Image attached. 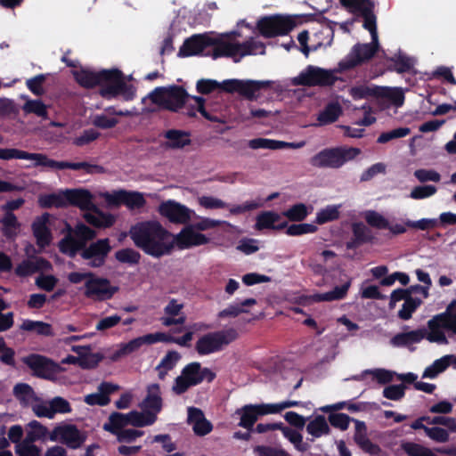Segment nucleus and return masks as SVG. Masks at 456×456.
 Wrapping results in <instances>:
<instances>
[{"instance_id": "obj_18", "label": "nucleus", "mask_w": 456, "mask_h": 456, "mask_svg": "<svg viewBox=\"0 0 456 456\" xmlns=\"http://www.w3.org/2000/svg\"><path fill=\"white\" fill-rule=\"evenodd\" d=\"M235 414L240 417L238 425L251 430L260 416L272 414V411L269 403L247 404L237 409Z\"/></svg>"}, {"instance_id": "obj_26", "label": "nucleus", "mask_w": 456, "mask_h": 456, "mask_svg": "<svg viewBox=\"0 0 456 456\" xmlns=\"http://www.w3.org/2000/svg\"><path fill=\"white\" fill-rule=\"evenodd\" d=\"M183 307V304L177 299H171L164 308L167 316L160 318L162 324L166 327L183 324L186 321V316L182 313Z\"/></svg>"}, {"instance_id": "obj_36", "label": "nucleus", "mask_w": 456, "mask_h": 456, "mask_svg": "<svg viewBox=\"0 0 456 456\" xmlns=\"http://www.w3.org/2000/svg\"><path fill=\"white\" fill-rule=\"evenodd\" d=\"M355 433L354 439L355 443L366 452L376 454L379 452V447L374 444L367 436V428L364 422L354 420Z\"/></svg>"}, {"instance_id": "obj_27", "label": "nucleus", "mask_w": 456, "mask_h": 456, "mask_svg": "<svg viewBox=\"0 0 456 456\" xmlns=\"http://www.w3.org/2000/svg\"><path fill=\"white\" fill-rule=\"evenodd\" d=\"M187 421L192 427L193 432L200 436H206L213 428L212 424L205 418L203 411L199 408H188Z\"/></svg>"}, {"instance_id": "obj_19", "label": "nucleus", "mask_w": 456, "mask_h": 456, "mask_svg": "<svg viewBox=\"0 0 456 456\" xmlns=\"http://www.w3.org/2000/svg\"><path fill=\"white\" fill-rule=\"evenodd\" d=\"M118 290L116 286H111L107 279L91 278L85 283V295L94 300H106Z\"/></svg>"}, {"instance_id": "obj_12", "label": "nucleus", "mask_w": 456, "mask_h": 456, "mask_svg": "<svg viewBox=\"0 0 456 456\" xmlns=\"http://www.w3.org/2000/svg\"><path fill=\"white\" fill-rule=\"evenodd\" d=\"M340 4L350 13L363 19L362 27L375 36L377 17L374 13V0H339Z\"/></svg>"}, {"instance_id": "obj_30", "label": "nucleus", "mask_w": 456, "mask_h": 456, "mask_svg": "<svg viewBox=\"0 0 456 456\" xmlns=\"http://www.w3.org/2000/svg\"><path fill=\"white\" fill-rule=\"evenodd\" d=\"M141 408L149 413L157 414L162 408V398L159 384H151L147 387V395L141 403Z\"/></svg>"}, {"instance_id": "obj_14", "label": "nucleus", "mask_w": 456, "mask_h": 456, "mask_svg": "<svg viewBox=\"0 0 456 456\" xmlns=\"http://www.w3.org/2000/svg\"><path fill=\"white\" fill-rule=\"evenodd\" d=\"M23 362L33 370L34 375L46 379H53L58 373L63 371L60 364L39 354L28 355Z\"/></svg>"}, {"instance_id": "obj_64", "label": "nucleus", "mask_w": 456, "mask_h": 456, "mask_svg": "<svg viewBox=\"0 0 456 456\" xmlns=\"http://www.w3.org/2000/svg\"><path fill=\"white\" fill-rule=\"evenodd\" d=\"M422 301L419 298L407 297L403 303L402 309L398 312V317L402 320H409L411 318L412 314L421 305Z\"/></svg>"}, {"instance_id": "obj_55", "label": "nucleus", "mask_w": 456, "mask_h": 456, "mask_svg": "<svg viewBox=\"0 0 456 456\" xmlns=\"http://www.w3.org/2000/svg\"><path fill=\"white\" fill-rule=\"evenodd\" d=\"M285 145L284 142L267 138H255L248 141V147L256 149L281 150Z\"/></svg>"}, {"instance_id": "obj_61", "label": "nucleus", "mask_w": 456, "mask_h": 456, "mask_svg": "<svg viewBox=\"0 0 456 456\" xmlns=\"http://www.w3.org/2000/svg\"><path fill=\"white\" fill-rule=\"evenodd\" d=\"M280 429L282 431L283 436L289 440L298 451L305 452L307 450V444L303 443V436L300 433L290 428L283 427L282 425Z\"/></svg>"}, {"instance_id": "obj_56", "label": "nucleus", "mask_w": 456, "mask_h": 456, "mask_svg": "<svg viewBox=\"0 0 456 456\" xmlns=\"http://www.w3.org/2000/svg\"><path fill=\"white\" fill-rule=\"evenodd\" d=\"M339 218V210L338 206L330 205L321 209L316 214L315 223L323 224L329 222L338 220Z\"/></svg>"}, {"instance_id": "obj_39", "label": "nucleus", "mask_w": 456, "mask_h": 456, "mask_svg": "<svg viewBox=\"0 0 456 456\" xmlns=\"http://www.w3.org/2000/svg\"><path fill=\"white\" fill-rule=\"evenodd\" d=\"M13 395L23 406H31L37 401V396L34 389L26 383H18L13 387Z\"/></svg>"}, {"instance_id": "obj_60", "label": "nucleus", "mask_w": 456, "mask_h": 456, "mask_svg": "<svg viewBox=\"0 0 456 456\" xmlns=\"http://www.w3.org/2000/svg\"><path fill=\"white\" fill-rule=\"evenodd\" d=\"M283 215L292 222H301L308 215L307 208L303 203H297L283 212Z\"/></svg>"}, {"instance_id": "obj_13", "label": "nucleus", "mask_w": 456, "mask_h": 456, "mask_svg": "<svg viewBox=\"0 0 456 456\" xmlns=\"http://www.w3.org/2000/svg\"><path fill=\"white\" fill-rule=\"evenodd\" d=\"M272 84L273 81L270 80H224V92L230 94L238 93L249 101H256L259 97L258 93L263 89L270 88Z\"/></svg>"}, {"instance_id": "obj_21", "label": "nucleus", "mask_w": 456, "mask_h": 456, "mask_svg": "<svg viewBox=\"0 0 456 456\" xmlns=\"http://www.w3.org/2000/svg\"><path fill=\"white\" fill-rule=\"evenodd\" d=\"M52 219V215L44 213L37 216L31 224V230L36 238L37 245L41 249L49 246L52 241L53 235L50 229Z\"/></svg>"}, {"instance_id": "obj_47", "label": "nucleus", "mask_w": 456, "mask_h": 456, "mask_svg": "<svg viewBox=\"0 0 456 456\" xmlns=\"http://www.w3.org/2000/svg\"><path fill=\"white\" fill-rule=\"evenodd\" d=\"M22 110L27 114H35L43 119H48L47 106L41 100L28 99Z\"/></svg>"}, {"instance_id": "obj_44", "label": "nucleus", "mask_w": 456, "mask_h": 456, "mask_svg": "<svg viewBox=\"0 0 456 456\" xmlns=\"http://www.w3.org/2000/svg\"><path fill=\"white\" fill-rule=\"evenodd\" d=\"M75 80L84 88L91 89L99 85L98 71L81 69L74 72Z\"/></svg>"}, {"instance_id": "obj_53", "label": "nucleus", "mask_w": 456, "mask_h": 456, "mask_svg": "<svg viewBox=\"0 0 456 456\" xmlns=\"http://www.w3.org/2000/svg\"><path fill=\"white\" fill-rule=\"evenodd\" d=\"M126 426L125 416L120 412H113L110 415L108 421L103 424V429L111 434H116L123 430Z\"/></svg>"}, {"instance_id": "obj_4", "label": "nucleus", "mask_w": 456, "mask_h": 456, "mask_svg": "<svg viewBox=\"0 0 456 456\" xmlns=\"http://www.w3.org/2000/svg\"><path fill=\"white\" fill-rule=\"evenodd\" d=\"M99 94L106 99L111 100L122 94L126 99H132L134 93L132 86L125 81L123 72L118 69H102L98 71Z\"/></svg>"}, {"instance_id": "obj_7", "label": "nucleus", "mask_w": 456, "mask_h": 456, "mask_svg": "<svg viewBox=\"0 0 456 456\" xmlns=\"http://www.w3.org/2000/svg\"><path fill=\"white\" fill-rule=\"evenodd\" d=\"M216 373L208 368H202L200 362H194L187 364L181 374L175 379L172 391L175 395L185 393L191 387L197 386L203 380L211 382Z\"/></svg>"}, {"instance_id": "obj_20", "label": "nucleus", "mask_w": 456, "mask_h": 456, "mask_svg": "<svg viewBox=\"0 0 456 456\" xmlns=\"http://www.w3.org/2000/svg\"><path fill=\"white\" fill-rule=\"evenodd\" d=\"M106 200L110 205L119 206L125 205L129 209H139L144 207L146 200L142 193L138 191H127L119 190L113 191L106 196Z\"/></svg>"}, {"instance_id": "obj_2", "label": "nucleus", "mask_w": 456, "mask_h": 456, "mask_svg": "<svg viewBox=\"0 0 456 456\" xmlns=\"http://www.w3.org/2000/svg\"><path fill=\"white\" fill-rule=\"evenodd\" d=\"M210 42V46H213L212 53L207 52L205 55H210L214 60L229 57L232 58L234 62H239L244 56L265 53V44L253 38L243 43H231L222 38L211 37Z\"/></svg>"}, {"instance_id": "obj_24", "label": "nucleus", "mask_w": 456, "mask_h": 456, "mask_svg": "<svg viewBox=\"0 0 456 456\" xmlns=\"http://www.w3.org/2000/svg\"><path fill=\"white\" fill-rule=\"evenodd\" d=\"M46 167L63 170V169H72V170H80L83 169L86 174H102L105 169L103 167L96 164H90L88 162H68V161H57L52 159L46 158Z\"/></svg>"}, {"instance_id": "obj_28", "label": "nucleus", "mask_w": 456, "mask_h": 456, "mask_svg": "<svg viewBox=\"0 0 456 456\" xmlns=\"http://www.w3.org/2000/svg\"><path fill=\"white\" fill-rule=\"evenodd\" d=\"M352 232V238L346 242L348 249H356L365 243L371 242L374 239L372 232L361 222L353 224Z\"/></svg>"}, {"instance_id": "obj_32", "label": "nucleus", "mask_w": 456, "mask_h": 456, "mask_svg": "<svg viewBox=\"0 0 456 456\" xmlns=\"http://www.w3.org/2000/svg\"><path fill=\"white\" fill-rule=\"evenodd\" d=\"M163 136L167 139L165 142V147L172 150L183 149L185 146H189L191 143V133L180 129H169L167 130Z\"/></svg>"}, {"instance_id": "obj_58", "label": "nucleus", "mask_w": 456, "mask_h": 456, "mask_svg": "<svg viewBox=\"0 0 456 456\" xmlns=\"http://www.w3.org/2000/svg\"><path fill=\"white\" fill-rule=\"evenodd\" d=\"M402 449L409 456H436L433 450L412 442L403 443L402 444Z\"/></svg>"}, {"instance_id": "obj_41", "label": "nucleus", "mask_w": 456, "mask_h": 456, "mask_svg": "<svg viewBox=\"0 0 456 456\" xmlns=\"http://www.w3.org/2000/svg\"><path fill=\"white\" fill-rule=\"evenodd\" d=\"M28 427L26 437L22 440L25 443L34 444L37 440L44 441L50 434L47 428L37 420L30 421Z\"/></svg>"}, {"instance_id": "obj_1", "label": "nucleus", "mask_w": 456, "mask_h": 456, "mask_svg": "<svg viewBox=\"0 0 456 456\" xmlns=\"http://www.w3.org/2000/svg\"><path fill=\"white\" fill-rule=\"evenodd\" d=\"M134 244L146 254L162 256L171 253L172 233L158 221H143L132 225L129 231Z\"/></svg>"}, {"instance_id": "obj_6", "label": "nucleus", "mask_w": 456, "mask_h": 456, "mask_svg": "<svg viewBox=\"0 0 456 456\" xmlns=\"http://www.w3.org/2000/svg\"><path fill=\"white\" fill-rule=\"evenodd\" d=\"M148 97L160 109L178 112L185 105L190 94L183 86L172 85L156 87Z\"/></svg>"}, {"instance_id": "obj_15", "label": "nucleus", "mask_w": 456, "mask_h": 456, "mask_svg": "<svg viewBox=\"0 0 456 456\" xmlns=\"http://www.w3.org/2000/svg\"><path fill=\"white\" fill-rule=\"evenodd\" d=\"M159 215L167 218L172 224H186L191 221L193 211L185 205L174 200H168L159 204L158 208Z\"/></svg>"}, {"instance_id": "obj_11", "label": "nucleus", "mask_w": 456, "mask_h": 456, "mask_svg": "<svg viewBox=\"0 0 456 456\" xmlns=\"http://www.w3.org/2000/svg\"><path fill=\"white\" fill-rule=\"evenodd\" d=\"M333 70L325 69L317 66L308 65L297 77L293 78V85L303 86H330L338 80Z\"/></svg>"}, {"instance_id": "obj_37", "label": "nucleus", "mask_w": 456, "mask_h": 456, "mask_svg": "<svg viewBox=\"0 0 456 456\" xmlns=\"http://www.w3.org/2000/svg\"><path fill=\"white\" fill-rule=\"evenodd\" d=\"M94 212L85 213L84 219L91 225L96 228L110 227L114 224V218L111 215H106L100 211L97 208L92 209Z\"/></svg>"}, {"instance_id": "obj_38", "label": "nucleus", "mask_w": 456, "mask_h": 456, "mask_svg": "<svg viewBox=\"0 0 456 456\" xmlns=\"http://www.w3.org/2000/svg\"><path fill=\"white\" fill-rule=\"evenodd\" d=\"M350 287V281H346L340 287H335L333 290L322 293V294H314L307 297L306 298L313 302H322V301H334L339 300L346 297L347 290Z\"/></svg>"}, {"instance_id": "obj_54", "label": "nucleus", "mask_w": 456, "mask_h": 456, "mask_svg": "<svg viewBox=\"0 0 456 456\" xmlns=\"http://www.w3.org/2000/svg\"><path fill=\"white\" fill-rule=\"evenodd\" d=\"M143 344H148V340L146 338V335L136 338L134 339H132L126 344H124L121 346L118 351H117L114 355L113 359L116 360L117 358L127 355L133 352L137 351Z\"/></svg>"}, {"instance_id": "obj_25", "label": "nucleus", "mask_w": 456, "mask_h": 456, "mask_svg": "<svg viewBox=\"0 0 456 456\" xmlns=\"http://www.w3.org/2000/svg\"><path fill=\"white\" fill-rule=\"evenodd\" d=\"M46 158L47 156L43 153H30L14 148H0V159L4 160L13 159L34 160V167H45Z\"/></svg>"}, {"instance_id": "obj_17", "label": "nucleus", "mask_w": 456, "mask_h": 456, "mask_svg": "<svg viewBox=\"0 0 456 456\" xmlns=\"http://www.w3.org/2000/svg\"><path fill=\"white\" fill-rule=\"evenodd\" d=\"M86 435L74 425H63L55 427L49 434V439L53 442H61L69 448H79L86 441Z\"/></svg>"}, {"instance_id": "obj_43", "label": "nucleus", "mask_w": 456, "mask_h": 456, "mask_svg": "<svg viewBox=\"0 0 456 456\" xmlns=\"http://www.w3.org/2000/svg\"><path fill=\"white\" fill-rule=\"evenodd\" d=\"M306 431L314 437L318 438L322 436L328 435L330 428L325 417L318 415L307 424Z\"/></svg>"}, {"instance_id": "obj_50", "label": "nucleus", "mask_w": 456, "mask_h": 456, "mask_svg": "<svg viewBox=\"0 0 456 456\" xmlns=\"http://www.w3.org/2000/svg\"><path fill=\"white\" fill-rule=\"evenodd\" d=\"M0 223L3 224V233L7 238L16 236L20 224L12 212H5L4 216L0 219Z\"/></svg>"}, {"instance_id": "obj_45", "label": "nucleus", "mask_w": 456, "mask_h": 456, "mask_svg": "<svg viewBox=\"0 0 456 456\" xmlns=\"http://www.w3.org/2000/svg\"><path fill=\"white\" fill-rule=\"evenodd\" d=\"M110 248L109 239H101L86 247L81 256H107Z\"/></svg>"}, {"instance_id": "obj_51", "label": "nucleus", "mask_w": 456, "mask_h": 456, "mask_svg": "<svg viewBox=\"0 0 456 456\" xmlns=\"http://www.w3.org/2000/svg\"><path fill=\"white\" fill-rule=\"evenodd\" d=\"M451 358L452 356L445 355L435 361L432 365L426 368V370L423 372L422 378H436L439 373L446 370V368L451 364Z\"/></svg>"}, {"instance_id": "obj_8", "label": "nucleus", "mask_w": 456, "mask_h": 456, "mask_svg": "<svg viewBox=\"0 0 456 456\" xmlns=\"http://www.w3.org/2000/svg\"><path fill=\"white\" fill-rule=\"evenodd\" d=\"M239 337L233 328L208 332L201 336L195 343V350L200 355L220 352L235 341Z\"/></svg>"}, {"instance_id": "obj_52", "label": "nucleus", "mask_w": 456, "mask_h": 456, "mask_svg": "<svg viewBox=\"0 0 456 456\" xmlns=\"http://www.w3.org/2000/svg\"><path fill=\"white\" fill-rule=\"evenodd\" d=\"M380 89L381 90H378V98H386L397 107L403 104L404 94L400 88L380 86Z\"/></svg>"}, {"instance_id": "obj_62", "label": "nucleus", "mask_w": 456, "mask_h": 456, "mask_svg": "<svg viewBox=\"0 0 456 456\" xmlns=\"http://www.w3.org/2000/svg\"><path fill=\"white\" fill-rule=\"evenodd\" d=\"M224 81L222 83L217 82L213 79H200L196 84V90L199 94H208L213 93L217 89H222L224 91Z\"/></svg>"}, {"instance_id": "obj_23", "label": "nucleus", "mask_w": 456, "mask_h": 456, "mask_svg": "<svg viewBox=\"0 0 456 456\" xmlns=\"http://www.w3.org/2000/svg\"><path fill=\"white\" fill-rule=\"evenodd\" d=\"M66 206L71 205L79 208L84 211L95 209L96 206L93 202L92 193L86 189L66 190Z\"/></svg>"}, {"instance_id": "obj_5", "label": "nucleus", "mask_w": 456, "mask_h": 456, "mask_svg": "<svg viewBox=\"0 0 456 456\" xmlns=\"http://www.w3.org/2000/svg\"><path fill=\"white\" fill-rule=\"evenodd\" d=\"M361 150L355 147L338 146L325 148L311 158L313 167L319 168L338 169L346 162L354 160L361 154Z\"/></svg>"}, {"instance_id": "obj_10", "label": "nucleus", "mask_w": 456, "mask_h": 456, "mask_svg": "<svg viewBox=\"0 0 456 456\" xmlns=\"http://www.w3.org/2000/svg\"><path fill=\"white\" fill-rule=\"evenodd\" d=\"M295 27L296 21L291 16L281 14L262 17L256 23V28L265 38L287 35Z\"/></svg>"}, {"instance_id": "obj_29", "label": "nucleus", "mask_w": 456, "mask_h": 456, "mask_svg": "<svg viewBox=\"0 0 456 456\" xmlns=\"http://www.w3.org/2000/svg\"><path fill=\"white\" fill-rule=\"evenodd\" d=\"M119 387L110 382H102L98 387V392L85 396V402L89 405H107L110 399L109 395L118 390Z\"/></svg>"}, {"instance_id": "obj_48", "label": "nucleus", "mask_w": 456, "mask_h": 456, "mask_svg": "<svg viewBox=\"0 0 456 456\" xmlns=\"http://www.w3.org/2000/svg\"><path fill=\"white\" fill-rule=\"evenodd\" d=\"M20 328L22 330L33 331L42 336L53 335L52 326L44 322L25 320Z\"/></svg>"}, {"instance_id": "obj_16", "label": "nucleus", "mask_w": 456, "mask_h": 456, "mask_svg": "<svg viewBox=\"0 0 456 456\" xmlns=\"http://www.w3.org/2000/svg\"><path fill=\"white\" fill-rule=\"evenodd\" d=\"M208 241L209 239L206 235L195 232L193 226L187 225L176 235L172 234L171 252L175 249L183 250L205 245Z\"/></svg>"}, {"instance_id": "obj_42", "label": "nucleus", "mask_w": 456, "mask_h": 456, "mask_svg": "<svg viewBox=\"0 0 456 456\" xmlns=\"http://www.w3.org/2000/svg\"><path fill=\"white\" fill-rule=\"evenodd\" d=\"M256 304V300L255 298H247L240 304L230 305L225 309L220 311L217 316L219 318H234L240 314L248 313V310L245 309L246 306H251Z\"/></svg>"}, {"instance_id": "obj_33", "label": "nucleus", "mask_w": 456, "mask_h": 456, "mask_svg": "<svg viewBox=\"0 0 456 456\" xmlns=\"http://www.w3.org/2000/svg\"><path fill=\"white\" fill-rule=\"evenodd\" d=\"M427 335L425 338H427L429 342H436L440 344L447 343L446 337L443 332L442 329H447V325L444 322V317L442 315H436L431 320L428 322Z\"/></svg>"}, {"instance_id": "obj_9", "label": "nucleus", "mask_w": 456, "mask_h": 456, "mask_svg": "<svg viewBox=\"0 0 456 456\" xmlns=\"http://www.w3.org/2000/svg\"><path fill=\"white\" fill-rule=\"evenodd\" d=\"M370 36V44L357 43L352 47L347 56L338 62L337 71H345L352 69L357 66L362 65V63L367 62L376 54L379 46L377 32V24H375L374 37L372 35Z\"/></svg>"}, {"instance_id": "obj_35", "label": "nucleus", "mask_w": 456, "mask_h": 456, "mask_svg": "<svg viewBox=\"0 0 456 456\" xmlns=\"http://www.w3.org/2000/svg\"><path fill=\"white\" fill-rule=\"evenodd\" d=\"M427 335V329L421 328L415 330L407 332H401L395 335L390 343L394 346H410L413 344L419 343L425 338Z\"/></svg>"}, {"instance_id": "obj_34", "label": "nucleus", "mask_w": 456, "mask_h": 456, "mask_svg": "<svg viewBox=\"0 0 456 456\" xmlns=\"http://www.w3.org/2000/svg\"><path fill=\"white\" fill-rule=\"evenodd\" d=\"M280 220L281 216L279 214L273 211H264L257 215L255 228L258 231L264 229L282 230L286 228L287 222L278 223Z\"/></svg>"}, {"instance_id": "obj_63", "label": "nucleus", "mask_w": 456, "mask_h": 456, "mask_svg": "<svg viewBox=\"0 0 456 456\" xmlns=\"http://www.w3.org/2000/svg\"><path fill=\"white\" fill-rule=\"evenodd\" d=\"M132 416V426L134 427H144L153 424L157 417L154 413H149L148 411H143V412H139L136 411H131Z\"/></svg>"}, {"instance_id": "obj_22", "label": "nucleus", "mask_w": 456, "mask_h": 456, "mask_svg": "<svg viewBox=\"0 0 456 456\" xmlns=\"http://www.w3.org/2000/svg\"><path fill=\"white\" fill-rule=\"evenodd\" d=\"M211 37L205 35H194L187 38L180 47L178 56L189 57L201 54L211 45Z\"/></svg>"}, {"instance_id": "obj_46", "label": "nucleus", "mask_w": 456, "mask_h": 456, "mask_svg": "<svg viewBox=\"0 0 456 456\" xmlns=\"http://www.w3.org/2000/svg\"><path fill=\"white\" fill-rule=\"evenodd\" d=\"M72 350L80 355L79 366L84 369L94 368L102 360V356L97 354H87L88 347L73 346Z\"/></svg>"}, {"instance_id": "obj_49", "label": "nucleus", "mask_w": 456, "mask_h": 456, "mask_svg": "<svg viewBox=\"0 0 456 456\" xmlns=\"http://www.w3.org/2000/svg\"><path fill=\"white\" fill-rule=\"evenodd\" d=\"M66 194L65 191L56 193L46 194L39 198V205L44 208H65L66 206Z\"/></svg>"}, {"instance_id": "obj_3", "label": "nucleus", "mask_w": 456, "mask_h": 456, "mask_svg": "<svg viewBox=\"0 0 456 456\" xmlns=\"http://www.w3.org/2000/svg\"><path fill=\"white\" fill-rule=\"evenodd\" d=\"M64 224L66 233L58 243L59 250L69 256H76L78 252L84 251L88 241L96 236V232L83 223H77L75 227L67 222Z\"/></svg>"}, {"instance_id": "obj_31", "label": "nucleus", "mask_w": 456, "mask_h": 456, "mask_svg": "<svg viewBox=\"0 0 456 456\" xmlns=\"http://www.w3.org/2000/svg\"><path fill=\"white\" fill-rule=\"evenodd\" d=\"M50 268L51 264L45 258H26L16 267L15 273L24 277Z\"/></svg>"}, {"instance_id": "obj_40", "label": "nucleus", "mask_w": 456, "mask_h": 456, "mask_svg": "<svg viewBox=\"0 0 456 456\" xmlns=\"http://www.w3.org/2000/svg\"><path fill=\"white\" fill-rule=\"evenodd\" d=\"M341 114V105L338 102H330L318 114L317 120L322 126L332 124L338 120Z\"/></svg>"}, {"instance_id": "obj_59", "label": "nucleus", "mask_w": 456, "mask_h": 456, "mask_svg": "<svg viewBox=\"0 0 456 456\" xmlns=\"http://www.w3.org/2000/svg\"><path fill=\"white\" fill-rule=\"evenodd\" d=\"M366 223L376 229H387L389 226V221L381 214L375 210H368L364 214Z\"/></svg>"}, {"instance_id": "obj_57", "label": "nucleus", "mask_w": 456, "mask_h": 456, "mask_svg": "<svg viewBox=\"0 0 456 456\" xmlns=\"http://www.w3.org/2000/svg\"><path fill=\"white\" fill-rule=\"evenodd\" d=\"M378 90H381L380 86H375L370 87L368 86H357L350 88L349 94L354 100L365 99L370 96L378 98Z\"/></svg>"}]
</instances>
